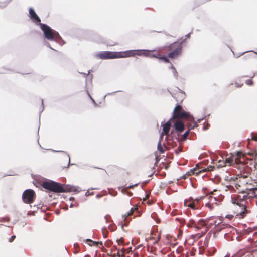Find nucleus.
<instances>
[{
	"label": "nucleus",
	"instance_id": "f257e3e1",
	"mask_svg": "<svg viewBox=\"0 0 257 257\" xmlns=\"http://www.w3.org/2000/svg\"><path fill=\"white\" fill-rule=\"evenodd\" d=\"M235 168L237 171L234 176L230 178L229 181L233 182V184L236 190L242 192L244 189L247 188L250 181V168L243 164V161L239 165H235Z\"/></svg>",
	"mask_w": 257,
	"mask_h": 257
},
{
	"label": "nucleus",
	"instance_id": "f03ea898",
	"mask_svg": "<svg viewBox=\"0 0 257 257\" xmlns=\"http://www.w3.org/2000/svg\"><path fill=\"white\" fill-rule=\"evenodd\" d=\"M246 196L245 195L244 191H242L241 193L233 195L231 197V202L236 205L234 213L239 218H244L248 213L246 207L247 203Z\"/></svg>",
	"mask_w": 257,
	"mask_h": 257
},
{
	"label": "nucleus",
	"instance_id": "7ed1b4c3",
	"mask_svg": "<svg viewBox=\"0 0 257 257\" xmlns=\"http://www.w3.org/2000/svg\"><path fill=\"white\" fill-rule=\"evenodd\" d=\"M133 52L131 50L123 52L102 51L97 54V56L101 59H110L132 57Z\"/></svg>",
	"mask_w": 257,
	"mask_h": 257
},
{
	"label": "nucleus",
	"instance_id": "20e7f679",
	"mask_svg": "<svg viewBox=\"0 0 257 257\" xmlns=\"http://www.w3.org/2000/svg\"><path fill=\"white\" fill-rule=\"evenodd\" d=\"M175 119H183L189 122L194 121V117L189 113L186 112L180 105H177L173 110L171 121Z\"/></svg>",
	"mask_w": 257,
	"mask_h": 257
},
{
	"label": "nucleus",
	"instance_id": "39448f33",
	"mask_svg": "<svg viewBox=\"0 0 257 257\" xmlns=\"http://www.w3.org/2000/svg\"><path fill=\"white\" fill-rule=\"evenodd\" d=\"M42 187L55 193H63L69 191L68 187L54 181H46L42 184Z\"/></svg>",
	"mask_w": 257,
	"mask_h": 257
},
{
	"label": "nucleus",
	"instance_id": "423d86ee",
	"mask_svg": "<svg viewBox=\"0 0 257 257\" xmlns=\"http://www.w3.org/2000/svg\"><path fill=\"white\" fill-rule=\"evenodd\" d=\"M241 153L237 152L236 156H231L227 157L225 160H219L218 162V166L224 167L226 166H232L235 168V165H239L243 161L240 158Z\"/></svg>",
	"mask_w": 257,
	"mask_h": 257
},
{
	"label": "nucleus",
	"instance_id": "0eeeda50",
	"mask_svg": "<svg viewBox=\"0 0 257 257\" xmlns=\"http://www.w3.org/2000/svg\"><path fill=\"white\" fill-rule=\"evenodd\" d=\"M167 51L170 52L168 56L171 59H175L178 57L182 52V44L179 42H174L166 47Z\"/></svg>",
	"mask_w": 257,
	"mask_h": 257
},
{
	"label": "nucleus",
	"instance_id": "6e6552de",
	"mask_svg": "<svg viewBox=\"0 0 257 257\" xmlns=\"http://www.w3.org/2000/svg\"><path fill=\"white\" fill-rule=\"evenodd\" d=\"M40 26L44 32L45 37L48 40H56L60 38L59 33L54 31L49 26L45 24L40 23Z\"/></svg>",
	"mask_w": 257,
	"mask_h": 257
},
{
	"label": "nucleus",
	"instance_id": "1a4fd4ad",
	"mask_svg": "<svg viewBox=\"0 0 257 257\" xmlns=\"http://www.w3.org/2000/svg\"><path fill=\"white\" fill-rule=\"evenodd\" d=\"M131 51L133 52L132 57L135 55L144 56L151 58H156L159 59L161 55L156 50H131Z\"/></svg>",
	"mask_w": 257,
	"mask_h": 257
},
{
	"label": "nucleus",
	"instance_id": "9d476101",
	"mask_svg": "<svg viewBox=\"0 0 257 257\" xmlns=\"http://www.w3.org/2000/svg\"><path fill=\"white\" fill-rule=\"evenodd\" d=\"M205 197V196H202L197 197L195 199H193L192 198H190L188 200L184 201V205L194 210L198 209L202 206L200 201L204 199Z\"/></svg>",
	"mask_w": 257,
	"mask_h": 257
},
{
	"label": "nucleus",
	"instance_id": "9b49d317",
	"mask_svg": "<svg viewBox=\"0 0 257 257\" xmlns=\"http://www.w3.org/2000/svg\"><path fill=\"white\" fill-rule=\"evenodd\" d=\"M214 168V167L209 166H208L206 168L204 169L202 167H200V166L197 164L196 165V167L194 168L191 169L189 171H188L187 172V174L188 176H191L192 175H198L202 172L212 171Z\"/></svg>",
	"mask_w": 257,
	"mask_h": 257
},
{
	"label": "nucleus",
	"instance_id": "f8f14e48",
	"mask_svg": "<svg viewBox=\"0 0 257 257\" xmlns=\"http://www.w3.org/2000/svg\"><path fill=\"white\" fill-rule=\"evenodd\" d=\"M35 195V192L33 190L27 189L23 192L22 198L25 203L31 204L34 201Z\"/></svg>",
	"mask_w": 257,
	"mask_h": 257
},
{
	"label": "nucleus",
	"instance_id": "ddd939ff",
	"mask_svg": "<svg viewBox=\"0 0 257 257\" xmlns=\"http://www.w3.org/2000/svg\"><path fill=\"white\" fill-rule=\"evenodd\" d=\"M172 122H173V121H171L170 119L169 121H168L163 125V131L161 133L160 138H161V139H163V136L164 135L167 136L168 135V133L170 130Z\"/></svg>",
	"mask_w": 257,
	"mask_h": 257
},
{
	"label": "nucleus",
	"instance_id": "4468645a",
	"mask_svg": "<svg viewBox=\"0 0 257 257\" xmlns=\"http://www.w3.org/2000/svg\"><path fill=\"white\" fill-rule=\"evenodd\" d=\"M29 14L30 17L32 19V20L36 23H39V25H40V23H41V20L40 18L38 16L37 14L35 13L33 9H29Z\"/></svg>",
	"mask_w": 257,
	"mask_h": 257
},
{
	"label": "nucleus",
	"instance_id": "2eb2a0df",
	"mask_svg": "<svg viewBox=\"0 0 257 257\" xmlns=\"http://www.w3.org/2000/svg\"><path fill=\"white\" fill-rule=\"evenodd\" d=\"M208 221H206L203 219H200L198 221L196 222V226H195V229L197 230H200L204 228V230L206 229V225H207Z\"/></svg>",
	"mask_w": 257,
	"mask_h": 257
},
{
	"label": "nucleus",
	"instance_id": "dca6fc26",
	"mask_svg": "<svg viewBox=\"0 0 257 257\" xmlns=\"http://www.w3.org/2000/svg\"><path fill=\"white\" fill-rule=\"evenodd\" d=\"M174 127L178 132H182L184 130V124L180 120H177L174 123Z\"/></svg>",
	"mask_w": 257,
	"mask_h": 257
},
{
	"label": "nucleus",
	"instance_id": "f3484780",
	"mask_svg": "<svg viewBox=\"0 0 257 257\" xmlns=\"http://www.w3.org/2000/svg\"><path fill=\"white\" fill-rule=\"evenodd\" d=\"M246 190H248V192L247 193H245V195L246 196V199L248 200V199L251 198H255V192L254 190V188H246Z\"/></svg>",
	"mask_w": 257,
	"mask_h": 257
},
{
	"label": "nucleus",
	"instance_id": "a211bd4d",
	"mask_svg": "<svg viewBox=\"0 0 257 257\" xmlns=\"http://www.w3.org/2000/svg\"><path fill=\"white\" fill-rule=\"evenodd\" d=\"M162 139L160 138L159 141L157 145V149L159 151L160 153L163 154L165 152V150H169V148L167 147L165 144L163 145L164 147L161 144V141Z\"/></svg>",
	"mask_w": 257,
	"mask_h": 257
},
{
	"label": "nucleus",
	"instance_id": "6ab92c4d",
	"mask_svg": "<svg viewBox=\"0 0 257 257\" xmlns=\"http://www.w3.org/2000/svg\"><path fill=\"white\" fill-rule=\"evenodd\" d=\"M207 231V229H205L203 231H202L201 233L192 235V238L195 240H197L200 238L202 236H203L206 233Z\"/></svg>",
	"mask_w": 257,
	"mask_h": 257
},
{
	"label": "nucleus",
	"instance_id": "aec40b11",
	"mask_svg": "<svg viewBox=\"0 0 257 257\" xmlns=\"http://www.w3.org/2000/svg\"><path fill=\"white\" fill-rule=\"evenodd\" d=\"M86 242L89 245L92 246H98L99 244H100L101 246H102L103 243L102 242H96L93 241L90 239H87L86 240Z\"/></svg>",
	"mask_w": 257,
	"mask_h": 257
},
{
	"label": "nucleus",
	"instance_id": "412c9836",
	"mask_svg": "<svg viewBox=\"0 0 257 257\" xmlns=\"http://www.w3.org/2000/svg\"><path fill=\"white\" fill-rule=\"evenodd\" d=\"M217 192V190L215 189L213 191L207 192L206 193L207 194L209 195L208 196V199H210L211 201L212 200L213 198L214 199V200H216V197L215 196H213L212 195H215L214 192Z\"/></svg>",
	"mask_w": 257,
	"mask_h": 257
},
{
	"label": "nucleus",
	"instance_id": "4be33fe9",
	"mask_svg": "<svg viewBox=\"0 0 257 257\" xmlns=\"http://www.w3.org/2000/svg\"><path fill=\"white\" fill-rule=\"evenodd\" d=\"M137 209V208H132L126 214L123 216V218L124 220L127 217L131 216L134 212Z\"/></svg>",
	"mask_w": 257,
	"mask_h": 257
},
{
	"label": "nucleus",
	"instance_id": "5701e85b",
	"mask_svg": "<svg viewBox=\"0 0 257 257\" xmlns=\"http://www.w3.org/2000/svg\"><path fill=\"white\" fill-rule=\"evenodd\" d=\"M195 221L194 220H189L188 222L187 223V227L189 228H195V226H196Z\"/></svg>",
	"mask_w": 257,
	"mask_h": 257
},
{
	"label": "nucleus",
	"instance_id": "b1692460",
	"mask_svg": "<svg viewBox=\"0 0 257 257\" xmlns=\"http://www.w3.org/2000/svg\"><path fill=\"white\" fill-rule=\"evenodd\" d=\"M118 168V166H116V165H110L109 166H108L107 168V171L109 172V173H112L114 171V170L115 169V168Z\"/></svg>",
	"mask_w": 257,
	"mask_h": 257
},
{
	"label": "nucleus",
	"instance_id": "393cba45",
	"mask_svg": "<svg viewBox=\"0 0 257 257\" xmlns=\"http://www.w3.org/2000/svg\"><path fill=\"white\" fill-rule=\"evenodd\" d=\"M124 249H122L120 250V249H118L117 251V257H122L124 255Z\"/></svg>",
	"mask_w": 257,
	"mask_h": 257
},
{
	"label": "nucleus",
	"instance_id": "a878e982",
	"mask_svg": "<svg viewBox=\"0 0 257 257\" xmlns=\"http://www.w3.org/2000/svg\"><path fill=\"white\" fill-rule=\"evenodd\" d=\"M138 185L137 184H135V185H131V186H130L127 187H125L124 188H123L122 190V192L124 194H127V189L128 188H133L134 186H137Z\"/></svg>",
	"mask_w": 257,
	"mask_h": 257
},
{
	"label": "nucleus",
	"instance_id": "bb28decb",
	"mask_svg": "<svg viewBox=\"0 0 257 257\" xmlns=\"http://www.w3.org/2000/svg\"><path fill=\"white\" fill-rule=\"evenodd\" d=\"M160 60H163L165 63H169L170 60L165 56V55H161L160 57Z\"/></svg>",
	"mask_w": 257,
	"mask_h": 257
},
{
	"label": "nucleus",
	"instance_id": "cd10ccee",
	"mask_svg": "<svg viewBox=\"0 0 257 257\" xmlns=\"http://www.w3.org/2000/svg\"><path fill=\"white\" fill-rule=\"evenodd\" d=\"M193 123V124H189L188 125V130L190 131L191 130L197 126L196 123L194 122H192Z\"/></svg>",
	"mask_w": 257,
	"mask_h": 257
},
{
	"label": "nucleus",
	"instance_id": "c85d7f7f",
	"mask_svg": "<svg viewBox=\"0 0 257 257\" xmlns=\"http://www.w3.org/2000/svg\"><path fill=\"white\" fill-rule=\"evenodd\" d=\"M124 241V240L123 238H122V237L117 240V242L118 243V245H123Z\"/></svg>",
	"mask_w": 257,
	"mask_h": 257
},
{
	"label": "nucleus",
	"instance_id": "c756f323",
	"mask_svg": "<svg viewBox=\"0 0 257 257\" xmlns=\"http://www.w3.org/2000/svg\"><path fill=\"white\" fill-rule=\"evenodd\" d=\"M189 132H190V131L188 130L184 133V134L183 135V136H182L184 140L186 139V138H187V137L189 134Z\"/></svg>",
	"mask_w": 257,
	"mask_h": 257
},
{
	"label": "nucleus",
	"instance_id": "7c9ffc66",
	"mask_svg": "<svg viewBox=\"0 0 257 257\" xmlns=\"http://www.w3.org/2000/svg\"><path fill=\"white\" fill-rule=\"evenodd\" d=\"M206 207H207L210 210H211L213 207V205L212 203H207L206 204Z\"/></svg>",
	"mask_w": 257,
	"mask_h": 257
},
{
	"label": "nucleus",
	"instance_id": "2f4dec72",
	"mask_svg": "<svg viewBox=\"0 0 257 257\" xmlns=\"http://www.w3.org/2000/svg\"><path fill=\"white\" fill-rule=\"evenodd\" d=\"M246 84L248 85H251L253 84V82L251 79H248L246 81Z\"/></svg>",
	"mask_w": 257,
	"mask_h": 257
},
{
	"label": "nucleus",
	"instance_id": "473e14b6",
	"mask_svg": "<svg viewBox=\"0 0 257 257\" xmlns=\"http://www.w3.org/2000/svg\"><path fill=\"white\" fill-rule=\"evenodd\" d=\"M103 235L104 238H106L107 237L108 235V232L106 230H102Z\"/></svg>",
	"mask_w": 257,
	"mask_h": 257
},
{
	"label": "nucleus",
	"instance_id": "72a5a7b5",
	"mask_svg": "<svg viewBox=\"0 0 257 257\" xmlns=\"http://www.w3.org/2000/svg\"><path fill=\"white\" fill-rule=\"evenodd\" d=\"M243 83H241L240 84L237 82H235V83H234V85H235V87H236V88H240V87H242L243 86Z\"/></svg>",
	"mask_w": 257,
	"mask_h": 257
},
{
	"label": "nucleus",
	"instance_id": "f704fd0d",
	"mask_svg": "<svg viewBox=\"0 0 257 257\" xmlns=\"http://www.w3.org/2000/svg\"><path fill=\"white\" fill-rule=\"evenodd\" d=\"M16 236L15 235H13L9 239V242L12 243L16 238Z\"/></svg>",
	"mask_w": 257,
	"mask_h": 257
},
{
	"label": "nucleus",
	"instance_id": "c9c22d12",
	"mask_svg": "<svg viewBox=\"0 0 257 257\" xmlns=\"http://www.w3.org/2000/svg\"><path fill=\"white\" fill-rule=\"evenodd\" d=\"M251 139L254 141H257V135L254 134H252Z\"/></svg>",
	"mask_w": 257,
	"mask_h": 257
},
{
	"label": "nucleus",
	"instance_id": "e433bc0d",
	"mask_svg": "<svg viewBox=\"0 0 257 257\" xmlns=\"http://www.w3.org/2000/svg\"><path fill=\"white\" fill-rule=\"evenodd\" d=\"M250 155L253 157H256L257 158V151H255L251 153H250Z\"/></svg>",
	"mask_w": 257,
	"mask_h": 257
},
{
	"label": "nucleus",
	"instance_id": "4c0bfd02",
	"mask_svg": "<svg viewBox=\"0 0 257 257\" xmlns=\"http://www.w3.org/2000/svg\"><path fill=\"white\" fill-rule=\"evenodd\" d=\"M233 217H234V216L232 215H226V218L229 220H231Z\"/></svg>",
	"mask_w": 257,
	"mask_h": 257
},
{
	"label": "nucleus",
	"instance_id": "58836bf2",
	"mask_svg": "<svg viewBox=\"0 0 257 257\" xmlns=\"http://www.w3.org/2000/svg\"><path fill=\"white\" fill-rule=\"evenodd\" d=\"M226 188L228 189V190L234 189V188L232 185L227 186Z\"/></svg>",
	"mask_w": 257,
	"mask_h": 257
},
{
	"label": "nucleus",
	"instance_id": "ea45409f",
	"mask_svg": "<svg viewBox=\"0 0 257 257\" xmlns=\"http://www.w3.org/2000/svg\"><path fill=\"white\" fill-rule=\"evenodd\" d=\"M255 193V198H257V188H254Z\"/></svg>",
	"mask_w": 257,
	"mask_h": 257
},
{
	"label": "nucleus",
	"instance_id": "a19ab883",
	"mask_svg": "<svg viewBox=\"0 0 257 257\" xmlns=\"http://www.w3.org/2000/svg\"><path fill=\"white\" fill-rule=\"evenodd\" d=\"M74 246L75 248L77 250V248H79V245L77 243H75Z\"/></svg>",
	"mask_w": 257,
	"mask_h": 257
},
{
	"label": "nucleus",
	"instance_id": "79ce46f5",
	"mask_svg": "<svg viewBox=\"0 0 257 257\" xmlns=\"http://www.w3.org/2000/svg\"><path fill=\"white\" fill-rule=\"evenodd\" d=\"M185 37H186V38H185V39H186V38H189L190 37V33H189V34H188L186 35H185Z\"/></svg>",
	"mask_w": 257,
	"mask_h": 257
},
{
	"label": "nucleus",
	"instance_id": "37998d69",
	"mask_svg": "<svg viewBox=\"0 0 257 257\" xmlns=\"http://www.w3.org/2000/svg\"><path fill=\"white\" fill-rule=\"evenodd\" d=\"M213 223L214 224L216 225V221H212V222H211V223H210V224H212Z\"/></svg>",
	"mask_w": 257,
	"mask_h": 257
},
{
	"label": "nucleus",
	"instance_id": "c03bdc74",
	"mask_svg": "<svg viewBox=\"0 0 257 257\" xmlns=\"http://www.w3.org/2000/svg\"><path fill=\"white\" fill-rule=\"evenodd\" d=\"M234 84L233 83H231L230 85H229V87H230V88H232V86H233Z\"/></svg>",
	"mask_w": 257,
	"mask_h": 257
},
{
	"label": "nucleus",
	"instance_id": "a18cd8bd",
	"mask_svg": "<svg viewBox=\"0 0 257 257\" xmlns=\"http://www.w3.org/2000/svg\"><path fill=\"white\" fill-rule=\"evenodd\" d=\"M128 194L130 196H132V193H131V192H130V193H129Z\"/></svg>",
	"mask_w": 257,
	"mask_h": 257
}]
</instances>
